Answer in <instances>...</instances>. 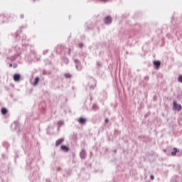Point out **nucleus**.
Segmentation results:
<instances>
[{
	"label": "nucleus",
	"instance_id": "nucleus-2",
	"mask_svg": "<svg viewBox=\"0 0 182 182\" xmlns=\"http://www.w3.org/2000/svg\"><path fill=\"white\" fill-rule=\"evenodd\" d=\"M173 110H177L178 112H181V105L177 104V101H173Z\"/></svg>",
	"mask_w": 182,
	"mask_h": 182
},
{
	"label": "nucleus",
	"instance_id": "nucleus-13",
	"mask_svg": "<svg viewBox=\"0 0 182 182\" xmlns=\"http://www.w3.org/2000/svg\"><path fill=\"white\" fill-rule=\"evenodd\" d=\"M77 122L80 124H85V123H86V119L83 117H80L78 118Z\"/></svg>",
	"mask_w": 182,
	"mask_h": 182
},
{
	"label": "nucleus",
	"instance_id": "nucleus-24",
	"mask_svg": "<svg viewBox=\"0 0 182 182\" xmlns=\"http://www.w3.org/2000/svg\"><path fill=\"white\" fill-rule=\"evenodd\" d=\"M178 81L180 82L181 83H182V75H179V77L178 78Z\"/></svg>",
	"mask_w": 182,
	"mask_h": 182
},
{
	"label": "nucleus",
	"instance_id": "nucleus-18",
	"mask_svg": "<svg viewBox=\"0 0 182 182\" xmlns=\"http://www.w3.org/2000/svg\"><path fill=\"white\" fill-rule=\"evenodd\" d=\"M177 151H178L177 148H173V151L171 152V156H177Z\"/></svg>",
	"mask_w": 182,
	"mask_h": 182
},
{
	"label": "nucleus",
	"instance_id": "nucleus-17",
	"mask_svg": "<svg viewBox=\"0 0 182 182\" xmlns=\"http://www.w3.org/2000/svg\"><path fill=\"white\" fill-rule=\"evenodd\" d=\"M62 60L66 65H68V63H69V58H68V57H63Z\"/></svg>",
	"mask_w": 182,
	"mask_h": 182
},
{
	"label": "nucleus",
	"instance_id": "nucleus-11",
	"mask_svg": "<svg viewBox=\"0 0 182 182\" xmlns=\"http://www.w3.org/2000/svg\"><path fill=\"white\" fill-rule=\"evenodd\" d=\"M80 159H86V151H85L84 149H82V150L80 152Z\"/></svg>",
	"mask_w": 182,
	"mask_h": 182
},
{
	"label": "nucleus",
	"instance_id": "nucleus-3",
	"mask_svg": "<svg viewBox=\"0 0 182 182\" xmlns=\"http://www.w3.org/2000/svg\"><path fill=\"white\" fill-rule=\"evenodd\" d=\"M74 63L77 70H82V64L80 63V61L77 59H75Z\"/></svg>",
	"mask_w": 182,
	"mask_h": 182
},
{
	"label": "nucleus",
	"instance_id": "nucleus-34",
	"mask_svg": "<svg viewBox=\"0 0 182 182\" xmlns=\"http://www.w3.org/2000/svg\"><path fill=\"white\" fill-rule=\"evenodd\" d=\"M102 2H107V0H101Z\"/></svg>",
	"mask_w": 182,
	"mask_h": 182
},
{
	"label": "nucleus",
	"instance_id": "nucleus-9",
	"mask_svg": "<svg viewBox=\"0 0 182 182\" xmlns=\"http://www.w3.org/2000/svg\"><path fill=\"white\" fill-rule=\"evenodd\" d=\"M13 79H14V82H19V80H21V75L14 74L13 76Z\"/></svg>",
	"mask_w": 182,
	"mask_h": 182
},
{
	"label": "nucleus",
	"instance_id": "nucleus-4",
	"mask_svg": "<svg viewBox=\"0 0 182 182\" xmlns=\"http://www.w3.org/2000/svg\"><path fill=\"white\" fill-rule=\"evenodd\" d=\"M30 180L32 182H35L37 180H39V175L38 174V173L34 172L32 175V176L30 177Z\"/></svg>",
	"mask_w": 182,
	"mask_h": 182
},
{
	"label": "nucleus",
	"instance_id": "nucleus-23",
	"mask_svg": "<svg viewBox=\"0 0 182 182\" xmlns=\"http://www.w3.org/2000/svg\"><path fill=\"white\" fill-rule=\"evenodd\" d=\"M35 60H36V62H41V56H39V57L36 56Z\"/></svg>",
	"mask_w": 182,
	"mask_h": 182
},
{
	"label": "nucleus",
	"instance_id": "nucleus-36",
	"mask_svg": "<svg viewBox=\"0 0 182 182\" xmlns=\"http://www.w3.org/2000/svg\"><path fill=\"white\" fill-rule=\"evenodd\" d=\"M1 156H2L3 159H5V157H4V154H2Z\"/></svg>",
	"mask_w": 182,
	"mask_h": 182
},
{
	"label": "nucleus",
	"instance_id": "nucleus-27",
	"mask_svg": "<svg viewBox=\"0 0 182 182\" xmlns=\"http://www.w3.org/2000/svg\"><path fill=\"white\" fill-rule=\"evenodd\" d=\"M48 50H45L43 52V55H46V53H48Z\"/></svg>",
	"mask_w": 182,
	"mask_h": 182
},
{
	"label": "nucleus",
	"instance_id": "nucleus-38",
	"mask_svg": "<svg viewBox=\"0 0 182 182\" xmlns=\"http://www.w3.org/2000/svg\"><path fill=\"white\" fill-rule=\"evenodd\" d=\"M88 1H89V2H90L91 0H88Z\"/></svg>",
	"mask_w": 182,
	"mask_h": 182
},
{
	"label": "nucleus",
	"instance_id": "nucleus-1",
	"mask_svg": "<svg viewBox=\"0 0 182 182\" xmlns=\"http://www.w3.org/2000/svg\"><path fill=\"white\" fill-rule=\"evenodd\" d=\"M21 31H17V33L16 34V38L18 39L19 36H21L23 48H21V46H16L15 47L12 48V50H14L16 53L14 55L10 57V60L11 62L16 60V58H18V56H20L21 53H22L23 50H25V48L28 46L26 43H23L26 42V36L21 33Z\"/></svg>",
	"mask_w": 182,
	"mask_h": 182
},
{
	"label": "nucleus",
	"instance_id": "nucleus-7",
	"mask_svg": "<svg viewBox=\"0 0 182 182\" xmlns=\"http://www.w3.org/2000/svg\"><path fill=\"white\" fill-rule=\"evenodd\" d=\"M104 22L106 25H110V23H112V17L107 16L104 18Z\"/></svg>",
	"mask_w": 182,
	"mask_h": 182
},
{
	"label": "nucleus",
	"instance_id": "nucleus-20",
	"mask_svg": "<svg viewBox=\"0 0 182 182\" xmlns=\"http://www.w3.org/2000/svg\"><path fill=\"white\" fill-rule=\"evenodd\" d=\"M6 113H8V109H6V108H1V114H6Z\"/></svg>",
	"mask_w": 182,
	"mask_h": 182
},
{
	"label": "nucleus",
	"instance_id": "nucleus-33",
	"mask_svg": "<svg viewBox=\"0 0 182 182\" xmlns=\"http://www.w3.org/2000/svg\"><path fill=\"white\" fill-rule=\"evenodd\" d=\"M12 66H14V65L12 63L9 64V68H12Z\"/></svg>",
	"mask_w": 182,
	"mask_h": 182
},
{
	"label": "nucleus",
	"instance_id": "nucleus-32",
	"mask_svg": "<svg viewBox=\"0 0 182 182\" xmlns=\"http://www.w3.org/2000/svg\"><path fill=\"white\" fill-rule=\"evenodd\" d=\"M105 123H109V119H105Z\"/></svg>",
	"mask_w": 182,
	"mask_h": 182
},
{
	"label": "nucleus",
	"instance_id": "nucleus-22",
	"mask_svg": "<svg viewBox=\"0 0 182 182\" xmlns=\"http://www.w3.org/2000/svg\"><path fill=\"white\" fill-rule=\"evenodd\" d=\"M99 109V107L96 104H94L92 106V110H97Z\"/></svg>",
	"mask_w": 182,
	"mask_h": 182
},
{
	"label": "nucleus",
	"instance_id": "nucleus-8",
	"mask_svg": "<svg viewBox=\"0 0 182 182\" xmlns=\"http://www.w3.org/2000/svg\"><path fill=\"white\" fill-rule=\"evenodd\" d=\"M155 69H160V65H161V62L160 60L154 61L153 62Z\"/></svg>",
	"mask_w": 182,
	"mask_h": 182
},
{
	"label": "nucleus",
	"instance_id": "nucleus-12",
	"mask_svg": "<svg viewBox=\"0 0 182 182\" xmlns=\"http://www.w3.org/2000/svg\"><path fill=\"white\" fill-rule=\"evenodd\" d=\"M85 28L86 31H89V29H90L92 28V22H90V21L87 22L85 25Z\"/></svg>",
	"mask_w": 182,
	"mask_h": 182
},
{
	"label": "nucleus",
	"instance_id": "nucleus-16",
	"mask_svg": "<svg viewBox=\"0 0 182 182\" xmlns=\"http://www.w3.org/2000/svg\"><path fill=\"white\" fill-rule=\"evenodd\" d=\"M62 49H65V46H58V47H57V53H60V50H62Z\"/></svg>",
	"mask_w": 182,
	"mask_h": 182
},
{
	"label": "nucleus",
	"instance_id": "nucleus-15",
	"mask_svg": "<svg viewBox=\"0 0 182 182\" xmlns=\"http://www.w3.org/2000/svg\"><path fill=\"white\" fill-rule=\"evenodd\" d=\"M39 83V77H36L34 81L33 82V86H36Z\"/></svg>",
	"mask_w": 182,
	"mask_h": 182
},
{
	"label": "nucleus",
	"instance_id": "nucleus-25",
	"mask_svg": "<svg viewBox=\"0 0 182 182\" xmlns=\"http://www.w3.org/2000/svg\"><path fill=\"white\" fill-rule=\"evenodd\" d=\"M83 43H79V45H78V46H79V48H80V49H82V48H83Z\"/></svg>",
	"mask_w": 182,
	"mask_h": 182
},
{
	"label": "nucleus",
	"instance_id": "nucleus-30",
	"mask_svg": "<svg viewBox=\"0 0 182 182\" xmlns=\"http://www.w3.org/2000/svg\"><path fill=\"white\" fill-rule=\"evenodd\" d=\"M90 89H92V85H90L88 87H87V90H90Z\"/></svg>",
	"mask_w": 182,
	"mask_h": 182
},
{
	"label": "nucleus",
	"instance_id": "nucleus-26",
	"mask_svg": "<svg viewBox=\"0 0 182 182\" xmlns=\"http://www.w3.org/2000/svg\"><path fill=\"white\" fill-rule=\"evenodd\" d=\"M13 68H14V69H16V68H18V64H17V63H14V64H13Z\"/></svg>",
	"mask_w": 182,
	"mask_h": 182
},
{
	"label": "nucleus",
	"instance_id": "nucleus-14",
	"mask_svg": "<svg viewBox=\"0 0 182 182\" xmlns=\"http://www.w3.org/2000/svg\"><path fill=\"white\" fill-rule=\"evenodd\" d=\"M60 149L61 150H63V151H65V153H68V151H69V147L66 146L65 145H61Z\"/></svg>",
	"mask_w": 182,
	"mask_h": 182
},
{
	"label": "nucleus",
	"instance_id": "nucleus-5",
	"mask_svg": "<svg viewBox=\"0 0 182 182\" xmlns=\"http://www.w3.org/2000/svg\"><path fill=\"white\" fill-rule=\"evenodd\" d=\"M8 21V18L5 16V14H0V23H5Z\"/></svg>",
	"mask_w": 182,
	"mask_h": 182
},
{
	"label": "nucleus",
	"instance_id": "nucleus-31",
	"mask_svg": "<svg viewBox=\"0 0 182 182\" xmlns=\"http://www.w3.org/2000/svg\"><path fill=\"white\" fill-rule=\"evenodd\" d=\"M20 18H21V19H23V14H21V15L20 16Z\"/></svg>",
	"mask_w": 182,
	"mask_h": 182
},
{
	"label": "nucleus",
	"instance_id": "nucleus-6",
	"mask_svg": "<svg viewBox=\"0 0 182 182\" xmlns=\"http://www.w3.org/2000/svg\"><path fill=\"white\" fill-rule=\"evenodd\" d=\"M11 127H14V130L19 132V122H18V121H15L14 124H12Z\"/></svg>",
	"mask_w": 182,
	"mask_h": 182
},
{
	"label": "nucleus",
	"instance_id": "nucleus-10",
	"mask_svg": "<svg viewBox=\"0 0 182 182\" xmlns=\"http://www.w3.org/2000/svg\"><path fill=\"white\" fill-rule=\"evenodd\" d=\"M64 140L65 139L63 138L58 139L55 141V146L58 147V146H60V144H62V143H63Z\"/></svg>",
	"mask_w": 182,
	"mask_h": 182
},
{
	"label": "nucleus",
	"instance_id": "nucleus-35",
	"mask_svg": "<svg viewBox=\"0 0 182 182\" xmlns=\"http://www.w3.org/2000/svg\"><path fill=\"white\" fill-rule=\"evenodd\" d=\"M33 55H36V53L35 51H33Z\"/></svg>",
	"mask_w": 182,
	"mask_h": 182
},
{
	"label": "nucleus",
	"instance_id": "nucleus-28",
	"mask_svg": "<svg viewBox=\"0 0 182 182\" xmlns=\"http://www.w3.org/2000/svg\"><path fill=\"white\" fill-rule=\"evenodd\" d=\"M150 178H151V180H154V176L151 175V176H150Z\"/></svg>",
	"mask_w": 182,
	"mask_h": 182
},
{
	"label": "nucleus",
	"instance_id": "nucleus-21",
	"mask_svg": "<svg viewBox=\"0 0 182 182\" xmlns=\"http://www.w3.org/2000/svg\"><path fill=\"white\" fill-rule=\"evenodd\" d=\"M65 77L66 79H70L72 77V75H70V73H65Z\"/></svg>",
	"mask_w": 182,
	"mask_h": 182
},
{
	"label": "nucleus",
	"instance_id": "nucleus-19",
	"mask_svg": "<svg viewBox=\"0 0 182 182\" xmlns=\"http://www.w3.org/2000/svg\"><path fill=\"white\" fill-rule=\"evenodd\" d=\"M63 124H65V122L63 121H58V129L62 127V126H63Z\"/></svg>",
	"mask_w": 182,
	"mask_h": 182
},
{
	"label": "nucleus",
	"instance_id": "nucleus-37",
	"mask_svg": "<svg viewBox=\"0 0 182 182\" xmlns=\"http://www.w3.org/2000/svg\"><path fill=\"white\" fill-rule=\"evenodd\" d=\"M114 151V153H117V151L115 150V151Z\"/></svg>",
	"mask_w": 182,
	"mask_h": 182
},
{
	"label": "nucleus",
	"instance_id": "nucleus-29",
	"mask_svg": "<svg viewBox=\"0 0 182 182\" xmlns=\"http://www.w3.org/2000/svg\"><path fill=\"white\" fill-rule=\"evenodd\" d=\"M72 50L70 49V48H69L68 49V55H69V56H70V51H71Z\"/></svg>",
	"mask_w": 182,
	"mask_h": 182
}]
</instances>
